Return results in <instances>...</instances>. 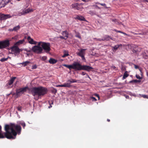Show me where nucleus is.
<instances>
[{
	"instance_id": "e2e57ef3",
	"label": "nucleus",
	"mask_w": 148,
	"mask_h": 148,
	"mask_svg": "<svg viewBox=\"0 0 148 148\" xmlns=\"http://www.w3.org/2000/svg\"><path fill=\"white\" fill-rule=\"evenodd\" d=\"M114 31H115L116 32H117V31H118V30H116V29H114Z\"/></svg>"
},
{
	"instance_id": "1a4fd4ad",
	"label": "nucleus",
	"mask_w": 148,
	"mask_h": 148,
	"mask_svg": "<svg viewBox=\"0 0 148 148\" xmlns=\"http://www.w3.org/2000/svg\"><path fill=\"white\" fill-rule=\"evenodd\" d=\"M33 11L32 9H27L25 10H23L21 12H19L18 14L19 16H21L22 15H25L26 14H28L29 12H32Z\"/></svg>"
},
{
	"instance_id": "3c124183",
	"label": "nucleus",
	"mask_w": 148,
	"mask_h": 148,
	"mask_svg": "<svg viewBox=\"0 0 148 148\" xmlns=\"http://www.w3.org/2000/svg\"><path fill=\"white\" fill-rule=\"evenodd\" d=\"M97 40L100 41H104L103 38L102 39H100V38L98 39H97Z\"/></svg>"
},
{
	"instance_id": "72a5a7b5",
	"label": "nucleus",
	"mask_w": 148,
	"mask_h": 148,
	"mask_svg": "<svg viewBox=\"0 0 148 148\" xmlns=\"http://www.w3.org/2000/svg\"><path fill=\"white\" fill-rule=\"evenodd\" d=\"M45 42H38V44L36 46H41L42 44H43V43H45Z\"/></svg>"
},
{
	"instance_id": "79ce46f5",
	"label": "nucleus",
	"mask_w": 148,
	"mask_h": 148,
	"mask_svg": "<svg viewBox=\"0 0 148 148\" xmlns=\"http://www.w3.org/2000/svg\"><path fill=\"white\" fill-rule=\"evenodd\" d=\"M21 125L23 127V128H24L25 126V123H21Z\"/></svg>"
},
{
	"instance_id": "9d476101",
	"label": "nucleus",
	"mask_w": 148,
	"mask_h": 148,
	"mask_svg": "<svg viewBox=\"0 0 148 148\" xmlns=\"http://www.w3.org/2000/svg\"><path fill=\"white\" fill-rule=\"evenodd\" d=\"M12 51L15 53H19L20 52V49L18 47L16 46H14L10 48Z\"/></svg>"
},
{
	"instance_id": "20e7f679",
	"label": "nucleus",
	"mask_w": 148,
	"mask_h": 148,
	"mask_svg": "<svg viewBox=\"0 0 148 148\" xmlns=\"http://www.w3.org/2000/svg\"><path fill=\"white\" fill-rule=\"evenodd\" d=\"M28 87L26 86L24 88H22L16 90V96H20L21 95L25 92L28 89Z\"/></svg>"
},
{
	"instance_id": "473e14b6",
	"label": "nucleus",
	"mask_w": 148,
	"mask_h": 148,
	"mask_svg": "<svg viewBox=\"0 0 148 148\" xmlns=\"http://www.w3.org/2000/svg\"><path fill=\"white\" fill-rule=\"evenodd\" d=\"M52 92L54 94H55L57 92V90L55 88H53V89L52 90Z\"/></svg>"
},
{
	"instance_id": "052dcab7",
	"label": "nucleus",
	"mask_w": 148,
	"mask_h": 148,
	"mask_svg": "<svg viewBox=\"0 0 148 148\" xmlns=\"http://www.w3.org/2000/svg\"><path fill=\"white\" fill-rule=\"evenodd\" d=\"M107 121H108V122H109L110 121V120L109 119H107Z\"/></svg>"
},
{
	"instance_id": "dca6fc26",
	"label": "nucleus",
	"mask_w": 148,
	"mask_h": 148,
	"mask_svg": "<svg viewBox=\"0 0 148 148\" xmlns=\"http://www.w3.org/2000/svg\"><path fill=\"white\" fill-rule=\"evenodd\" d=\"M57 62V60H56L52 58H50L49 60V63L52 64H54L56 63Z\"/></svg>"
},
{
	"instance_id": "7ed1b4c3",
	"label": "nucleus",
	"mask_w": 148,
	"mask_h": 148,
	"mask_svg": "<svg viewBox=\"0 0 148 148\" xmlns=\"http://www.w3.org/2000/svg\"><path fill=\"white\" fill-rule=\"evenodd\" d=\"M72 69L76 71L86 70L88 71H90L93 68L89 66L82 65L78 62H74L72 64Z\"/></svg>"
},
{
	"instance_id": "c85d7f7f",
	"label": "nucleus",
	"mask_w": 148,
	"mask_h": 148,
	"mask_svg": "<svg viewBox=\"0 0 148 148\" xmlns=\"http://www.w3.org/2000/svg\"><path fill=\"white\" fill-rule=\"evenodd\" d=\"M64 66L70 70L72 69V65H66V64H65Z\"/></svg>"
},
{
	"instance_id": "680f3d73",
	"label": "nucleus",
	"mask_w": 148,
	"mask_h": 148,
	"mask_svg": "<svg viewBox=\"0 0 148 148\" xmlns=\"http://www.w3.org/2000/svg\"><path fill=\"white\" fill-rule=\"evenodd\" d=\"M146 34V33H145V32H144V33H143V35H145Z\"/></svg>"
},
{
	"instance_id": "a18cd8bd",
	"label": "nucleus",
	"mask_w": 148,
	"mask_h": 148,
	"mask_svg": "<svg viewBox=\"0 0 148 148\" xmlns=\"http://www.w3.org/2000/svg\"><path fill=\"white\" fill-rule=\"evenodd\" d=\"M100 5L101 6H105L106 5V4L105 3H100Z\"/></svg>"
},
{
	"instance_id": "a878e982",
	"label": "nucleus",
	"mask_w": 148,
	"mask_h": 148,
	"mask_svg": "<svg viewBox=\"0 0 148 148\" xmlns=\"http://www.w3.org/2000/svg\"><path fill=\"white\" fill-rule=\"evenodd\" d=\"M129 76V75L127 74V71H125L124 73L123 77V79H124Z\"/></svg>"
},
{
	"instance_id": "39448f33",
	"label": "nucleus",
	"mask_w": 148,
	"mask_h": 148,
	"mask_svg": "<svg viewBox=\"0 0 148 148\" xmlns=\"http://www.w3.org/2000/svg\"><path fill=\"white\" fill-rule=\"evenodd\" d=\"M41 46L43 50L44 49L47 53H48L51 50L50 44L49 43H43V44H42Z\"/></svg>"
},
{
	"instance_id": "412c9836",
	"label": "nucleus",
	"mask_w": 148,
	"mask_h": 148,
	"mask_svg": "<svg viewBox=\"0 0 148 148\" xmlns=\"http://www.w3.org/2000/svg\"><path fill=\"white\" fill-rule=\"evenodd\" d=\"M25 41V39H24L22 40H20L18 41L16 43L15 45H19L20 44H22L23 43V42Z\"/></svg>"
},
{
	"instance_id": "6ab92c4d",
	"label": "nucleus",
	"mask_w": 148,
	"mask_h": 148,
	"mask_svg": "<svg viewBox=\"0 0 148 148\" xmlns=\"http://www.w3.org/2000/svg\"><path fill=\"white\" fill-rule=\"evenodd\" d=\"M16 78V77H13L12 78H11L10 80H9L8 82V84L9 85H12L13 83V82Z\"/></svg>"
},
{
	"instance_id": "4be33fe9",
	"label": "nucleus",
	"mask_w": 148,
	"mask_h": 148,
	"mask_svg": "<svg viewBox=\"0 0 148 148\" xmlns=\"http://www.w3.org/2000/svg\"><path fill=\"white\" fill-rule=\"evenodd\" d=\"M122 45L121 44H120L119 45H116L115 46H112V48H113L114 50H117L119 48V47L120 46H122Z\"/></svg>"
},
{
	"instance_id": "ddd939ff",
	"label": "nucleus",
	"mask_w": 148,
	"mask_h": 148,
	"mask_svg": "<svg viewBox=\"0 0 148 148\" xmlns=\"http://www.w3.org/2000/svg\"><path fill=\"white\" fill-rule=\"evenodd\" d=\"M79 4L78 3H75L72 4L71 6L72 8L74 9H77V10H79Z\"/></svg>"
},
{
	"instance_id": "f257e3e1",
	"label": "nucleus",
	"mask_w": 148,
	"mask_h": 148,
	"mask_svg": "<svg viewBox=\"0 0 148 148\" xmlns=\"http://www.w3.org/2000/svg\"><path fill=\"white\" fill-rule=\"evenodd\" d=\"M6 138L9 139H14L17 134L21 133V127L19 125L14 123L6 124L4 127Z\"/></svg>"
},
{
	"instance_id": "7c9ffc66",
	"label": "nucleus",
	"mask_w": 148,
	"mask_h": 148,
	"mask_svg": "<svg viewBox=\"0 0 148 148\" xmlns=\"http://www.w3.org/2000/svg\"><path fill=\"white\" fill-rule=\"evenodd\" d=\"M8 59V58H2L1 59L0 61L1 62H3L7 61Z\"/></svg>"
},
{
	"instance_id": "2f4dec72",
	"label": "nucleus",
	"mask_w": 148,
	"mask_h": 148,
	"mask_svg": "<svg viewBox=\"0 0 148 148\" xmlns=\"http://www.w3.org/2000/svg\"><path fill=\"white\" fill-rule=\"evenodd\" d=\"M47 57L46 56H44L42 57L41 58V59L44 61H45L46 60H47Z\"/></svg>"
},
{
	"instance_id": "c756f323",
	"label": "nucleus",
	"mask_w": 148,
	"mask_h": 148,
	"mask_svg": "<svg viewBox=\"0 0 148 148\" xmlns=\"http://www.w3.org/2000/svg\"><path fill=\"white\" fill-rule=\"evenodd\" d=\"M71 79L72 82V83L76 82H78L79 83V80H77L76 79Z\"/></svg>"
},
{
	"instance_id": "603ef678",
	"label": "nucleus",
	"mask_w": 148,
	"mask_h": 148,
	"mask_svg": "<svg viewBox=\"0 0 148 148\" xmlns=\"http://www.w3.org/2000/svg\"><path fill=\"white\" fill-rule=\"evenodd\" d=\"M8 31H14V30H13V29H8Z\"/></svg>"
},
{
	"instance_id": "f03ea898",
	"label": "nucleus",
	"mask_w": 148,
	"mask_h": 148,
	"mask_svg": "<svg viewBox=\"0 0 148 148\" xmlns=\"http://www.w3.org/2000/svg\"><path fill=\"white\" fill-rule=\"evenodd\" d=\"M47 92V88L42 86L33 87L31 89V92L33 95L34 97L38 96L37 97L34 98L36 100H38L39 97L45 95Z\"/></svg>"
},
{
	"instance_id": "8fccbe9b",
	"label": "nucleus",
	"mask_w": 148,
	"mask_h": 148,
	"mask_svg": "<svg viewBox=\"0 0 148 148\" xmlns=\"http://www.w3.org/2000/svg\"><path fill=\"white\" fill-rule=\"evenodd\" d=\"M144 98H148V97H147V95H143L142 96Z\"/></svg>"
},
{
	"instance_id": "4d7b16f0",
	"label": "nucleus",
	"mask_w": 148,
	"mask_h": 148,
	"mask_svg": "<svg viewBox=\"0 0 148 148\" xmlns=\"http://www.w3.org/2000/svg\"><path fill=\"white\" fill-rule=\"evenodd\" d=\"M117 32L120 33H122L123 32L122 31H117Z\"/></svg>"
},
{
	"instance_id": "4c0bfd02",
	"label": "nucleus",
	"mask_w": 148,
	"mask_h": 148,
	"mask_svg": "<svg viewBox=\"0 0 148 148\" xmlns=\"http://www.w3.org/2000/svg\"><path fill=\"white\" fill-rule=\"evenodd\" d=\"M37 68V65H34L32 66V69H36Z\"/></svg>"
},
{
	"instance_id": "0eeeda50",
	"label": "nucleus",
	"mask_w": 148,
	"mask_h": 148,
	"mask_svg": "<svg viewBox=\"0 0 148 148\" xmlns=\"http://www.w3.org/2000/svg\"><path fill=\"white\" fill-rule=\"evenodd\" d=\"M9 45V41L8 40L0 41V49L5 48Z\"/></svg>"
},
{
	"instance_id": "9b49d317",
	"label": "nucleus",
	"mask_w": 148,
	"mask_h": 148,
	"mask_svg": "<svg viewBox=\"0 0 148 148\" xmlns=\"http://www.w3.org/2000/svg\"><path fill=\"white\" fill-rule=\"evenodd\" d=\"M11 17V16L9 14H0V20L2 21L5 20L8 18Z\"/></svg>"
},
{
	"instance_id": "f8f14e48",
	"label": "nucleus",
	"mask_w": 148,
	"mask_h": 148,
	"mask_svg": "<svg viewBox=\"0 0 148 148\" xmlns=\"http://www.w3.org/2000/svg\"><path fill=\"white\" fill-rule=\"evenodd\" d=\"M27 40L29 42L32 44L36 45L37 42L34 41L30 37L28 36L27 38Z\"/></svg>"
},
{
	"instance_id": "a19ab883",
	"label": "nucleus",
	"mask_w": 148,
	"mask_h": 148,
	"mask_svg": "<svg viewBox=\"0 0 148 148\" xmlns=\"http://www.w3.org/2000/svg\"><path fill=\"white\" fill-rule=\"evenodd\" d=\"M17 109L18 111H21L22 109V107L21 106H18L17 107Z\"/></svg>"
},
{
	"instance_id": "bb28decb",
	"label": "nucleus",
	"mask_w": 148,
	"mask_h": 148,
	"mask_svg": "<svg viewBox=\"0 0 148 148\" xmlns=\"http://www.w3.org/2000/svg\"><path fill=\"white\" fill-rule=\"evenodd\" d=\"M56 86L57 87H66V86H67V84H66L65 83L64 84H63L57 85Z\"/></svg>"
},
{
	"instance_id": "6e6d98bb",
	"label": "nucleus",
	"mask_w": 148,
	"mask_h": 148,
	"mask_svg": "<svg viewBox=\"0 0 148 148\" xmlns=\"http://www.w3.org/2000/svg\"><path fill=\"white\" fill-rule=\"evenodd\" d=\"M95 95L97 97H98V98L99 99V95H98L96 94Z\"/></svg>"
},
{
	"instance_id": "5701e85b",
	"label": "nucleus",
	"mask_w": 148,
	"mask_h": 148,
	"mask_svg": "<svg viewBox=\"0 0 148 148\" xmlns=\"http://www.w3.org/2000/svg\"><path fill=\"white\" fill-rule=\"evenodd\" d=\"M31 62H30L29 61H26L25 62H23L22 63H21L20 64H22L24 66H27L28 64H29Z\"/></svg>"
},
{
	"instance_id": "cd10ccee",
	"label": "nucleus",
	"mask_w": 148,
	"mask_h": 148,
	"mask_svg": "<svg viewBox=\"0 0 148 148\" xmlns=\"http://www.w3.org/2000/svg\"><path fill=\"white\" fill-rule=\"evenodd\" d=\"M20 26L19 25H18L14 27L13 30L14 31H16L18 30L20 28Z\"/></svg>"
},
{
	"instance_id": "864d4df0",
	"label": "nucleus",
	"mask_w": 148,
	"mask_h": 148,
	"mask_svg": "<svg viewBox=\"0 0 148 148\" xmlns=\"http://www.w3.org/2000/svg\"><path fill=\"white\" fill-rule=\"evenodd\" d=\"M84 2H87L88 1H91V0H82Z\"/></svg>"
},
{
	"instance_id": "ea45409f",
	"label": "nucleus",
	"mask_w": 148,
	"mask_h": 148,
	"mask_svg": "<svg viewBox=\"0 0 148 148\" xmlns=\"http://www.w3.org/2000/svg\"><path fill=\"white\" fill-rule=\"evenodd\" d=\"M112 21L115 23V24H117L118 23V22L117 21V20L116 19H112Z\"/></svg>"
},
{
	"instance_id": "423d86ee",
	"label": "nucleus",
	"mask_w": 148,
	"mask_h": 148,
	"mask_svg": "<svg viewBox=\"0 0 148 148\" xmlns=\"http://www.w3.org/2000/svg\"><path fill=\"white\" fill-rule=\"evenodd\" d=\"M33 52L38 54H40L42 53V47L38 46H34L32 49Z\"/></svg>"
},
{
	"instance_id": "bf43d9fd",
	"label": "nucleus",
	"mask_w": 148,
	"mask_h": 148,
	"mask_svg": "<svg viewBox=\"0 0 148 148\" xmlns=\"http://www.w3.org/2000/svg\"><path fill=\"white\" fill-rule=\"evenodd\" d=\"M52 107V106L51 105H50V106L49 107V108H51Z\"/></svg>"
},
{
	"instance_id": "e433bc0d",
	"label": "nucleus",
	"mask_w": 148,
	"mask_h": 148,
	"mask_svg": "<svg viewBox=\"0 0 148 148\" xmlns=\"http://www.w3.org/2000/svg\"><path fill=\"white\" fill-rule=\"evenodd\" d=\"M90 97L93 101H96L97 100L96 98L93 97Z\"/></svg>"
},
{
	"instance_id": "09e8293b",
	"label": "nucleus",
	"mask_w": 148,
	"mask_h": 148,
	"mask_svg": "<svg viewBox=\"0 0 148 148\" xmlns=\"http://www.w3.org/2000/svg\"><path fill=\"white\" fill-rule=\"evenodd\" d=\"M111 68L114 69H115L116 68V67L115 66L112 65L111 66Z\"/></svg>"
},
{
	"instance_id": "69168bd1",
	"label": "nucleus",
	"mask_w": 148,
	"mask_h": 148,
	"mask_svg": "<svg viewBox=\"0 0 148 148\" xmlns=\"http://www.w3.org/2000/svg\"><path fill=\"white\" fill-rule=\"evenodd\" d=\"M145 1L148 2V0H145Z\"/></svg>"
},
{
	"instance_id": "6e6552de",
	"label": "nucleus",
	"mask_w": 148,
	"mask_h": 148,
	"mask_svg": "<svg viewBox=\"0 0 148 148\" xmlns=\"http://www.w3.org/2000/svg\"><path fill=\"white\" fill-rule=\"evenodd\" d=\"M78 50L79 52L77 53V55L80 57L82 59V60H85L86 59L84 57V55L86 49H81L80 50L79 49Z\"/></svg>"
},
{
	"instance_id": "58836bf2",
	"label": "nucleus",
	"mask_w": 148,
	"mask_h": 148,
	"mask_svg": "<svg viewBox=\"0 0 148 148\" xmlns=\"http://www.w3.org/2000/svg\"><path fill=\"white\" fill-rule=\"evenodd\" d=\"M82 74L83 75H86L87 77H90L88 75V74H86V73L84 72H82Z\"/></svg>"
},
{
	"instance_id": "c9c22d12",
	"label": "nucleus",
	"mask_w": 148,
	"mask_h": 148,
	"mask_svg": "<svg viewBox=\"0 0 148 148\" xmlns=\"http://www.w3.org/2000/svg\"><path fill=\"white\" fill-rule=\"evenodd\" d=\"M136 77L137 79H142V77H140V76L138 75H136Z\"/></svg>"
},
{
	"instance_id": "393cba45",
	"label": "nucleus",
	"mask_w": 148,
	"mask_h": 148,
	"mask_svg": "<svg viewBox=\"0 0 148 148\" xmlns=\"http://www.w3.org/2000/svg\"><path fill=\"white\" fill-rule=\"evenodd\" d=\"M62 35L66 38L68 37V33L66 31L62 32Z\"/></svg>"
},
{
	"instance_id": "4468645a",
	"label": "nucleus",
	"mask_w": 148,
	"mask_h": 148,
	"mask_svg": "<svg viewBox=\"0 0 148 148\" xmlns=\"http://www.w3.org/2000/svg\"><path fill=\"white\" fill-rule=\"evenodd\" d=\"M2 127L0 125V138H6L5 136V132L3 133L1 130Z\"/></svg>"
},
{
	"instance_id": "c03bdc74",
	"label": "nucleus",
	"mask_w": 148,
	"mask_h": 148,
	"mask_svg": "<svg viewBox=\"0 0 148 148\" xmlns=\"http://www.w3.org/2000/svg\"><path fill=\"white\" fill-rule=\"evenodd\" d=\"M132 52H133L134 53H137V50L136 49H133L132 50Z\"/></svg>"
},
{
	"instance_id": "2eb2a0df",
	"label": "nucleus",
	"mask_w": 148,
	"mask_h": 148,
	"mask_svg": "<svg viewBox=\"0 0 148 148\" xmlns=\"http://www.w3.org/2000/svg\"><path fill=\"white\" fill-rule=\"evenodd\" d=\"M75 18L77 19L80 21H85L86 20L85 18L83 16L80 15H77Z\"/></svg>"
},
{
	"instance_id": "5fc2aeb1",
	"label": "nucleus",
	"mask_w": 148,
	"mask_h": 148,
	"mask_svg": "<svg viewBox=\"0 0 148 148\" xmlns=\"http://www.w3.org/2000/svg\"><path fill=\"white\" fill-rule=\"evenodd\" d=\"M4 1H5V2L6 3H8L11 1V0H4Z\"/></svg>"
},
{
	"instance_id": "0e129e2a",
	"label": "nucleus",
	"mask_w": 148,
	"mask_h": 148,
	"mask_svg": "<svg viewBox=\"0 0 148 148\" xmlns=\"http://www.w3.org/2000/svg\"><path fill=\"white\" fill-rule=\"evenodd\" d=\"M97 4H100V3H99V2H97L96 3Z\"/></svg>"
},
{
	"instance_id": "a211bd4d",
	"label": "nucleus",
	"mask_w": 148,
	"mask_h": 148,
	"mask_svg": "<svg viewBox=\"0 0 148 148\" xmlns=\"http://www.w3.org/2000/svg\"><path fill=\"white\" fill-rule=\"evenodd\" d=\"M104 41L105 40H109L110 39H112L111 37L108 35H105L103 38Z\"/></svg>"
},
{
	"instance_id": "aec40b11",
	"label": "nucleus",
	"mask_w": 148,
	"mask_h": 148,
	"mask_svg": "<svg viewBox=\"0 0 148 148\" xmlns=\"http://www.w3.org/2000/svg\"><path fill=\"white\" fill-rule=\"evenodd\" d=\"M74 32L75 34V36L80 39H81V36L79 32H77L75 30L74 31Z\"/></svg>"
},
{
	"instance_id": "13d9d810",
	"label": "nucleus",
	"mask_w": 148,
	"mask_h": 148,
	"mask_svg": "<svg viewBox=\"0 0 148 148\" xmlns=\"http://www.w3.org/2000/svg\"><path fill=\"white\" fill-rule=\"evenodd\" d=\"M122 33L123 34H124L125 35H127V34L126 33H124V32H123Z\"/></svg>"
},
{
	"instance_id": "b1692460",
	"label": "nucleus",
	"mask_w": 148,
	"mask_h": 148,
	"mask_svg": "<svg viewBox=\"0 0 148 148\" xmlns=\"http://www.w3.org/2000/svg\"><path fill=\"white\" fill-rule=\"evenodd\" d=\"M140 82V80H137L136 79L133 80L130 82V83H139Z\"/></svg>"
},
{
	"instance_id": "de8ad7c7",
	"label": "nucleus",
	"mask_w": 148,
	"mask_h": 148,
	"mask_svg": "<svg viewBox=\"0 0 148 148\" xmlns=\"http://www.w3.org/2000/svg\"><path fill=\"white\" fill-rule=\"evenodd\" d=\"M60 38L62 39H66L65 38V37L63 36H60Z\"/></svg>"
},
{
	"instance_id": "338daca9",
	"label": "nucleus",
	"mask_w": 148,
	"mask_h": 148,
	"mask_svg": "<svg viewBox=\"0 0 148 148\" xmlns=\"http://www.w3.org/2000/svg\"><path fill=\"white\" fill-rule=\"evenodd\" d=\"M20 0H17V1H20Z\"/></svg>"
},
{
	"instance_id": "774afa93",
	"label": "nucleus",
	"mask_w": 148,
	"mask_h": 148,
	"mask_svg": "<svg viewBox=\"0 0 148 148\" xmlns=\"http://www.w3.org/2000/svg\"><path fill=\"white\" fill-rule=\"evenodd\" d=\"M53 102H52V104H53Z\"/></svg>"
},
{
	"instance_id": "f3484780",
	"label": "nucleus",
	"mask_w": 148,
	"mask_h": 148,
	"mask_svg": "<svg viewBox=\"0 0 148 148\" xmlns=\"http://www.w3.org/2000/svg\"><path fill=\"white\" fill-rule=\"evenodd\" d=\"M73 83L71 79H68L67 81V83H65L66 84H67V86H66L67 88H70L72 86L71 84Z\"/></svg>"
},
{
	"instance_id": "f704fd0d",
	"label": "nucleus",
	"mask_w": 148,
	"mask_h": 148,
	"mask_svg": "<svg viewBox=\"0 0 148 148\" xmlns=\"http://www.w3.org/2000/svg\"><path fill=\"white\" fill-rule=\"evenodd\" d=\"M69 55V54L68 53H64V55L62 56V58H65Z\"/></svg>"
},
{
	"instance_id": "49530a36",
	"label": "nucleus",
	"mask_w": 148,
	"mask_h": 148,
	"mask_svg": "<svg viewBox=\"0 0 148 148\" xmlns=\"http://www.w3.org/2000/svg\"><path fill=\"white\" fill-rule=\"evenodd\" d=\"M134 67L136 69H138V66L136 65H134Z\"/></svg>"
},
{
	"instance_id": "37998d69",
	"label": "nucleus",
	"mask_w": 148,
	"mask_h": 148,
	"mask_svg": "<svg viewBox=\"0 0 148 148\" xmlns=\"http://www.w3.org/2000/svg\"><path fill=\"white\" fill-rule=\"evenodd\" d=\"M123 46H127L128 47H132L133 46V45H130V44H128L127 45H123Z\"/></svg>"
}]
</instances>
